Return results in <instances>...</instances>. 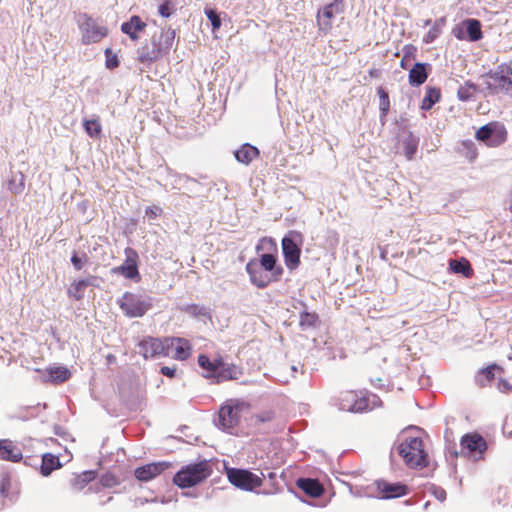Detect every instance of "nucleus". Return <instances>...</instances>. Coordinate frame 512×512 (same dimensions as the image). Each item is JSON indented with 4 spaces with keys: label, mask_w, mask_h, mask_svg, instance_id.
<instances>
[{
    "label": "nucleus",
    "mask_w": 512,
    "mask_h": 512,
    "mask_svg": "<svg viewBox=\"0 0 512 512\" xmlns=\"http://www.w3.org/2000/svg\"><path fill=\"white\" fill-rule=\"evenodd\" d=\"M264 247L272 252L261 254L259 259H250L245 266L250 282L259 289H264L273 282L281 280L284 269L278 263L277 244L273 238L263 237L256 246L259 252Z\"/></svg>",
    "instance_id": "nucleus-1"
},
{
    "label": "nucleus",
    "mask_w": 512,
    "mask_h": 512,
    "mask_svg": "<svg viewBox=\"0 0 512 512\" xmlns=\"http://www.w3.org/2000/svg\"><path fill=\"white\" fill-rule=\"evenodd\" d=\"M175 30L162 29L158 34L150 37L149 42L137 49V61L144 65H151L167 55L175 40Z\"/></svg>",
    "instance_id": "nucleus-2"
},
{
    "label": "nucleus",
    "mask_w": 512,
    "mask_h": 512,
    "mask_svg": "<svg viewBox=\"0 0 512 512\" xmlns=\"http://www.w3.org/2000/svg\"><path fill=\"white\" fill-rule=\"evenodd\" d=\"M251 405L241 399H228L221 406L218 413V425L230 433L235 430L243 417L250 413Z\"/></svg>",
    "instance_id": "nucleus-3"
},
{
    "label": "nucleus",
    "mask_w": 512,
    "mask_h": 512,
    "mask_svg": "<svg viewBox=\"0 0 512 512\" xmlns=\"http://www.w3.org/2000/svg\"><path fill=\"white\" fill-rule=\"evenodd\" d=\"M337 401L340 410L353 413L372 410L381 403L379 397L375 394H364L352 390L341 392Z\"/></svg>",
    "instance_id": "nucleus-4"
},
{
    "label": "nucleus",
    "mask_w": 512,
    "mask_h": 512,
    "mask_svg": "<svg viewBox=\"0 0 512 512\" xmlns=\"http://www.w3.org/2000/svg\"><path fill=\"white\" fill-rule=\"evenodd\" d=\"M213 470L207 460L188 464L173 477V483L179 488H190L206 480Z\"/></svg>",
    "instance_id": "nucleus-5"
},
{
    "label": "nucleus",
    "mask_w": 512,
    "mask_h": 512,
    "mask_svg": "<svg viewBox=\"0 0 512 512\" xmlns=\"http://www.w3.org/2000/svg\"><path fill=\"white\" fill-rule=\"evenodd\" d=\"M399 455L410 468L428 466L424 443L420 437H409L401 442L397 448Z\"/></svg>",
    "instance_id": "nucleus-6"
},
{
    "label": "nucleus",
    "mask_w": 512,
    "mask_h": 512,
    "mask_svg": "<svg viewBox=\"0 0 512 512\" xmlns=\"http://www.w3.org/2000/svg\"><path fill=\"white\" fill-rule=\"evenodd\" d=\"M304 238L302 233L292 230L282 238L281 247L284 262L289 271L296 270L301 264V246Z\"/></svg>",
    "instance_id": "nucleus-7"
},
{
    "label": "nucleus",
    "mask_w": 512,
    "mask_h": 512,
    "mask_svg": "<svg viewBox=\"0 0 512 512\" xmlns=\"http://www.w3.org/2000/svg\"><path fill=\"white\" fill-rule=\"evenodd\" d=\"M486 88L491 94L505 93L512 96V68L507 64H502L495 71H490L485 75Z\"/></svg>",
    "instance_id": "nucleus-8"
},
{
    "label": "nucleus",
    "mask_w": 512,
    "mask_h": 512,
    "mask_svg": "<svg viewBox=\"0 0 512 512\" xmlns=\"http://www.w3.org/2000/svg\"><path fill=\"white\" fill-rule=\"evenodd\" d=\"M225 473L229 482L238 489L254 491L260 488L264 482V475L255 474L247 469L226 467Z\"/></svg>",
    "instance_id": "nucleus-9"
},
{
    "label": "nucleus",
    "mask_w": 512,
    "mask_h": 512,
    "mask_svg": "<svg viewBox=\"0 0 512 512\" xmlns=\"http://www.w3.org/2000/svg\"><path fill=\"white\" fill-rule=\"evenodd\" d=\"M487 442L477 432L467 433L461 437L459 454L471 461H480L485 458Z\"/></svg>",
    "instance_id": "nucleus-10"
},
{
    "label": "nucleus",
    "mask_w": 512,
    "mask_h": 512,
    "mask_svg": "<svg viewBox=\"0 0 512 512\" xmlns=\"http://www.w3.org/2000/svg\"><path fill=\"white\" fill-rule=\"evenodd\" d=\"M475 138L484 142L488 147H498L506 142L508 131L503 123L492 121L481 126L476 131Z\"/></svg>",
    "instance_id": "nucleus-11"
},
{
    "label": "nucleus",
    "mask_w": 512,
    "mask_h": 512,
    "mask_svg": "<svg viewBox=\"0 0 512 512\" xmlns=\"http://www.w3.org/2000/svg\"><path fill=\"white\" fill-rule=\"evenodd\" d=\"M344 0H333L331 3L324 5L317 11L316 23L319 32L324 35L331 32L333 28V20L337 15L344 12Z\"/></svg>",
    "instance_id": "nucleus-12"
},
{
    "label": "nucleus",
    "mask_w": 512,
    "mask_h": 512,
    "mask_svg": "<svg viewBox=\"0 0 512 512\" xmlns=\"http://www.w3.org/2000/svg\"><path fill=\"white\" fill-rule=\"evenodd\" d=\"M83 21L79 24L81 31V40L85 45L99 43L108 35V28L106 26L99 25L91 16L88 14L82 15Z\"/></svg>",
    "instance_id": "nucleus-13"
},
{
    "label": "nucleus",
    "mask_w": 512,
    "mask_h": 512,
    "mask_svg": "<svg viewBox=\"0 0 512 512\" xmlns=\"http://www.w3.org/2000/svg\"><path fill=\"white\" fill-rule=\"evenodd\" d=\"M451 33L459 41L477 42L483 38L481 22L474 18L459 22L452 28Z\"/></svg>",
    "instance_id": "nucleus-14"
},
{
    "label": "nucleus",
    "mask_w": 512,
    "mask_h": 512,
    "mask_svg": "<svg viewBox=\"0 0 512 512\" xmlns=\"http://www.w3.org/2000/svg\"><path fill=\"white\" fill-rule=\"evenodd\" d=\"M138 353L144 357V359L156 358V357H167L170 355L168 352V346L166 338H156L147 336L142 339L138 345Z\"/></svg>",
    "instance_id": "nucleus-15"
},
{
    "label": "nucleus",
    "mask_w": 512,
    "mask_h": 512,
    "mask_svg": "<svg viewBox=\"0 0 512 512\" xmlns=\"http://www.w3.org/2000/svg\"><path fill=\"white\" fill-rule=\"evenodd\" d=\"M126 259L124 263L120 266L114 267L112 272L115 274H120L126 279H140L139 271H138V254L135 250L131 248H127L125 250Z\"/></svg>",
    "instance_id": "nucleus-16"
},
{
    "label": "nucleus",
    "mask_w": 512,
    "mask_h": 512,
    "mask_svg": "<svg viewBox=\"0 0 512 512\" xmlns=\"http://www.w3.org/2000/svg\"><path fill=\"white\" fill-rule=\"evenodd\" d=\"M172 467V463L168 461H159L148 463L146 465L140 466L135 469L134 475L137 480L142 482H148L160 474H162L165 470Z\"/></svg>",
    "instance_id": "nucleus-17"
},
{
    "label": "nucleus",
    "mask_w": 512,
    "mask_h": 512,
    "mask_svg": "<svg viewBox=\"0 0 512 512\" xmlns=\"http://www.w3.org/2000/svg\"><path fill=\"white\" fill-rule=\"evenodd\" d=\"M376 491L382 499H393L408 494V487L405 484L388 482L386 480L375 481Z\"/></svg>",
    "instance_id": "nucleus-18"
},
{
    "label": "nucleus",
    "mask_w": 512,
    "mask_h": 512,
    "mask_svg": "<svg viewBox=\"0 0 512 512\" xmlns=\"http://www.w3.org/2000/svg\"><path fill=\"white\" fill-rule=\"evenodd\" d=\"M168 352L176 360H186L191 356L192 346L190 342L181 337H166Z\"/></svg>",
    "instance_id": "nucleus-19"
},
{
    "label": "nucleus",
    "mask_w": 512,
    "mask_h": 512,
    "mask_svg": "<svg viewBox=\"0 0 512 512\" xmlns=\"http://www.w3.org/2000/svg\"><path fill=\"white\" fill-rule=\"evenodd\" d=\"M120 308L129 317H141L146 313L148 306L134 294L126 293L120 301Z\"/></svg>",
    "instance_id": "nucleus-20"
},
{
    "label": "nucleus",
    "mask_w": 512,
    "mask_h": 512,
    "mask_svg": "<svg viewBox=\"0 0 512 512\" xmlns=\"http://www.w3.org/2000/svg\"><path fill=\"white\" fill-rule=\"evenodd\" d=\"M146 27V22H144L140 16L132 15L128 21L121 24V31L126 34L131 41L137 42Z\"/></svg>",
    "instance_id": "nucleus-21"
},
{
    "label": "nucleus",
    "mask_w": 512,
    "mask_h": 512,
    "mask_svg": "<svg viewBox=\"0 0 512 512\" xmlns=\"http://www.w3.org/2000/svg\"><path fill=\"white\" fill-rule=\"evenodd\" d=\"M23 458L21 449H19L12 440L0 439V460L19 462Z\"/></svg>",
    "instance_id": "nucleus-22"
},
{
    "label": "nucleus",
    "mask_w": 512,
    "mask_h": 512,
    "mask_svg": "<svg viewBox=\"0 0 512 512\" xmlns=\"http://www.w3.org/2000/svg\"><path fill=\"white\" fill-rule=\"evenodd\" d=\"M96 280V276H90L86 279L74 280L71 282L67 289V295L74 301H80L83 299L85 290L88 286L93 285V281Z\"/></svg>",
    "instance_id": "nucleus-23"
},
{
    "label": "nucleus",
    "mask_w": 512,
    "mask_h": 512,
    "mask_svg": "<svg viewBox=\"0 0 512 512\" xmlns=\"http://www.w3.org/2000/svg\"><path fill=\"white\" fill-rule=\"evenodd\" d=\"M502 371L503 368L495 363L488 365L477 372L475 382L481 388L486 387L495 379L496 372L501 373Z\"/></svg>",
    "instance_id": "nucleus-24"
},
{
    "label": "nucleus",
    "mask_w": 512,
    "mask_h": 512,
    "mask_svg": "<svg viewBox=\"0 0 512 512\" xmlns=\"http://www.w3.org/2000/svg\"><path fill=\"white\" fill-rule=\"evenodd\" d=\"M242 375L241 369L235 364H225L222 361V366L215 374L217 383L228 380H237Z\"/></svg>",
    "instance_id": "nucleus-25"
},
{
    "label": "nucleus",
    "mask_w": 512,
    "mask_h": 512,
    "mask_svg": "<svg viewBox=\"0 0 512 512\" xmlns=\"http://www.w3.org/2000/svg\"><path fill=\"white\" fill-rule=\"evenodd\" d=\"M297 486L311 497H319L323 494V486L316 479L300 478L297 480Z\"/></svg>",
    "instance_id": "nucleus-26"
},
{
    "label": "nucleus",
    "mask_w": 512,
    "mask_h": 512,
    "mask_svg": "<svg viewBox=\"0 0 512 512\" xmlns=\"http://www.w3.org/2000/svg\"><path fill=\"white\" fill-rule=\"evenodd\" d=\"M427 64L416 63L409 71L408 79L412 86L422 85L428 78Z\"/></svg>",
    "instance_id": "nucleus-27"
},
{
    "label": "nucleus",
    "mask_w": 512,
    "mask_h": 512,
    "mask_svg": "<svg viewBox=\"0 0 512 512\" xmlns=\"http://www.w3.org/2000/svg\"><path fill=\"white\" fill-rule=\"evenodd\" d=\"M259 156V150L251 144H243L236 152L235 158L238 162L248 165Z\"/></svg>",
    "instance_id": "nucleus-28"
},
{
    "label": "nucleus",
    "mask_w": 512,
    "mask_h": 512,
    "mask_svg": "<svg viewBox=\"0 0 512 512\" xmlns=\"http://www.w3.org/2000/svg\"><path fill=\"white\" fill-rule=\"evenodd\" d=\"M97 477V473L93 470H86L80 474H76L70 480V486L75 491H81L84 489L90 482L95 480Z\"/></svg>",
    "instance_id": "nucleus-29"
},
{
    "label": "nucleus",
    "mask_w": 512,
    "mask_h": 512,
    "mask_svg": "<svg viewBox=\"0 0 512 512\" xmlns=\"http://www.w3.org/2000/svg\"><path fill=\"white\" fill-rule=\"evenodd\" d=\"M62 464L59 460V457L51 454L45 453L42 456V463L40 467V472L43 476H49L54 470L61 468Z\"/></svg>",
    "instance_id": "nucleus-30"
},
{
    "label": "nucleus",
    "mask_w": 512,
    "mask_h": 512,
    "mask_svg": "<svg viewBox=\"0 0 512 512\" xmlns=\"http://www.w3.org/2000/svg\"><path fill=\"white\" fill-rule=\"evenodd\" d=\"M46 372L49 376L48 381L52 383H63L71 376L70 371L64 366L50 367L46 369Z\"/></svg>",
    "instance_id": "nucleus-31"
},
{
    "label": "nucleus",
    "mask_w": 512,
    "mask_h": 512,
    "mask_svg": "<svg viewBox=\"0 0 512 512\" xmlns=\"http://www.w3.org/2000/svg\"><path fill=\"white\" fill-rule=\"evenodd\" d=\"M449 267L454 273H460L465 277H471L473 275V269L470 262L462 258L460 260H451Z\"/></svg>",
    "instance_id": "nucleus-32"
},
{
    "label": "nucleus",
    "mask_w": 512,
    "mask_h": 512,
    "mask_svg": "<svg viewBox=\"0 0 512 512\" xmlns=\"http://www.w3.org/2000/svg\"><path fill=\"white\" fill-rule=\"evenodd\" d=\"M199 366L206 370L209 374H216L218 369L222 366V359H215L211 361L208 356L201 354L198 357Z\"/></svg>",
    "instance_id": "nucleus-33"
},
{
    "label": "nucleus",
    "mask_w": 512,
    "mask_h": 512,
    "mask_svg": "<svg viewBox=\"0 0 512 512\" xmlns=\"http://www.w3.org/2000/svg\"><path fill=\"white\" fill-rule=\"evenodd\" d=\"M380 120L383 122L390 110V99L388 93L382 87H378Z\"/></svg>",
    "instance_id": "nucleus-34"
},
{
    "label": "nucleus",
    "mask_w": 512,
    "mask_h": 512,
    "mask_svg": "<svg viewBox=\"0 0 512 512\" xmlns=\"http://www.w3.org/2000/svg\"><path fill=\"white\" fill-rule=\"evenodd\" d=\"M441 98L440 90L437 88H429L427 93L422 100L421 108L423 110H429L432 106L437 103Z\"/></svg>",
    "instance_id": "nucleus-35"
},
{
    "label": "nucleus",
    "mask_w": 512,
    "mask_h": 512,
    "mask_svg": "<svg viewBox=\"0 0 512 512\" xmlns=\"http://www.w3.org/2000/svg\"><path fill=\"white\" fill-rule=\"evenodd\" d=\"M319 322V316L315 312L304 311L300 314L299 324L302 329L315 327Z\"/></svg>",
    "instance_id": "nucleus-36"
},
{
    "label": "nucleus",
    "mask_w": 512,
    "mask_h": 512,
    "mask_svg": "<svg viewBox=\"0 0 512 512\" xmlns=\"http://www.w3.org/2000/svg\"><path fill=\"white\" fill-rule=\"evenodd\" d=\"M476 92L477 86L474 83L467 81L459 87L457 96L461 101H468L475 95Z\"/></svg>",
    "instance_id": "nucleus-37"
},
{
    "label": "nucleus",
    "mask_w": 512,
    "mask_h": 512,
    "mask_svg": "<svg viewBox=\"0 0 512 512\" xmlns=\"http://www.w3.org/2000/svg\"><path fill=\"white\" fill-rule=\"evenodd\" d=\"M445 22V18L437 20L432 28L425 34L423 41L428 44L432 43L436 38H438L441 34L442 26L445 25Z\"/></svg>",
    "instance_id": "nucleus-38"
},
{
    "label": "nucleus",
    "mask_w": 512,
    "mask_h": 512,
    "mask_svg": "<svg viewBox=\"0 0 512 512\" xmlns=\"http://www.w3.org/2000/svg\"><path fill=\"white\" fill-rule=\"evenodd\" d=\"M418 148V139L410 134L404 141V154L408 160H411Z\"/></svg>",
    "instance_id": "nucleus-39"
},
{
    "label": "nucleus",
    "mask_w": 512,
    "mask_h": 512,
    "mask_svg": "<svg viewBox=\"0 0 512 512\" xmlns=\"http://www.w3.org/2000/svg\"><path fill=\"white\" fill-rule=\"evenodd\" d=\"M416 53H417V48L414 45H412V44L405 45L403 48V56L400 61L401 68L407 69L408 63L411 60L416 58Z\"/></svg>",
    "instance_id": "nucleus-40"
},
{
    "label": "nucleus",
    "mask_w": 512,
    "mask_h": 512,
    "mask_svg": "<svg viewBox=\"0 0 512 512\" xmlns=\"http://www.w3.org/2000/svg\"><path fill=\"white\" fill-rule=\"evenodd\" d=\"M86 133L90 137H99L102 131L101 124L98 119L85 120L83 123Z\"/></svg>",
    "instance_id": "nucleus-41"
},
{
    "label": "nucleus",
    "mask_w": 512,
    "mask_h": 512,
    "mask_svg": "<svg viewBox=\"0 0 512 512\" xmlns=\"http://www.w3.org/2000/svg\"><path fill=\"white\" fill-rule=\"evenodd\" d=\"M99 482L104 488H113L120 484V479L114 473L108 471L100 477Z\"/></svg>",
    "instance_id": "nucleus-42"
},
{
    "label": "nucleus",
    "mask_w": 512,
    "mask_h": 512,
    "mask_svg": "<svg viewBox=\"0 0 512 512\" xmlns=\"http://www.w3.org/2000/svg\"><path fill=\"white\" fill-rule=\"evenodd\" d=\"M104 54H105V58H106L105 59L106 68L112 70L119 66L120 62H119L118 56L115 53H113L111 48H106Z\"/></svg>",
    "instance_id": "nucleus-43"
},
{
    "label": "nucleus",
    "mask_w": 512,
    "mask_h": 512,
    "mask_svg": "<svg viewBox=\"0 0 512 512\" xmlns=\"http://www.w3.org/2000/svg\"><path fill=\"white\" fill-rule=\"evenodd\" d=\"M175 11L174 5L171 0H164L158 7V13L164 17H170Z\"/></svg>",
    "instance_id": "nucleus-44"
},
{
    "label": "nucleus",
    "mask_w": 512,
    "mask_h": 512,
    "mask_svg": "<svg viewBox=\"0 0 512 512\" xmlns=\"http://www.w3.org/2000/svg\"><path fill=\"white\" fill-rule=\"evenodd\" d=\"M11 488V477L8 474H3L0 480V494L3 498L9 496Z\"/></svg>",
    "instance_id": "nucleus-45"
},
{
    "label": "nucleus",
    "mask_w": 512,
    "mask_h": 512,
    "mask_svg": "<svg viewBox=\"0 0 512 512\" xmlns=\"http://www.w3.org/2000/svg\"><path fill=\"white\" fill-rule=\"evenodd\" d=\"M206 16L211 21L212 30L216 31L221 27V19L220 16L213 9H208L205 11Z\"/></svg>",
    "instance_id": "nucleus-46"
},
{
    "label": "nucleus",
    "mask_w": 512,
    "mask_h": 512,
    "mask_svg": "<svg viewBox=\"0 0 512 512\" xmlns=\"http://www.w3.org/2000/svg\"><path fill=\"white\" fill-rule=\"evenodd\" d=\"M497 388L503 393H512V381L509 379L500 378L498 380Z\"/></svg>",
    "instance_id": "nucleus-47"
},
{
    "label": "nucleus",
    "mask_w": 512,
    "mask_h": 512,
    "mask_svg": "<svg viewBox=\"0 0 512 512\" xmlns=\"http://www.w3.org/2000/svg\"><path fill=\"white\" fill-rule=\"evenodd\" d=\"M145 214L149 219H156L162 214V208L156 205L147 207Z\"/></svg>",
    "instance_id": "nucleus-48"
},
{
    "label": "nucleus",
    "mask_w": 512,
    "mask_h": 512,
    "mask_svg": "<svg viewBox=\"0 0 512 512\" xmlns=\"http://www.w3.org/2000/svg\"><path fill=\"white\" fill-rule=\"evenodd\" d=\"M86 260H87V257H86V256H84V261H83L80 257H78V256H77V254H76V253H74V254L72 255V257H71V263H72L73 267H74L76 270H78V271H79V270H81V269L83 268L84 263H85V261H86Z\"/></svg>",
    "instance_id": "nucleus-49"
},
{
    "label": "nucleus",
    "mask_w": 512,
    "mask_h": 512,
    "mask_svg": "<svg viewBox=\"0 0 512 512\" xmlns=\"http://www.w3.org/2000/svg\"><path fill=\"white\" fill-rule=\"evenodd\" d=\"M432 494L435 496L436 499L443 502L446 499L447 493L446 491L441 487H432L431 489Z\"/></svg>",
    "instance_id": "nucleus-50"
},
{
    "label": "nucleus",
    "mask_w": 512,
    "mask_h": 512,
    "mask_svg": "<svg viewBox=\"0 0 512 512\" xmlns=\"http://www.w3.org/2000/svg\"><path fill=\"white\" fill-rule=\"evenodd\" d=\"M185 311L191 315H203V308L198 306L197 304H191V305H188L186 308H185Z\"/></svg>",
    "instance_id": "nucleus-51"
},
{
    "label": "nucleus",
    "mask_w": 512,
    "mask_h": 512,
    "mask_svg": "<svg viewBox=\"0 0 512 512\" xmlns=\"http://www.w3.org/2000/svg\"><path fill=\"white\" fill-rule=\"evenodd\" d=\"M273 418H274V413L272 411H265L256 416V419L259 422L271 421Z\"/></svg>",
    "instance_id": "nucleus-52"
},
{
    "label": "nucleus",
    "mask_w": 512,
    "mask_h": 512,
    "mask_svg": "<svg viewBox=\"0 0 512 512\" xmlns=\"http://www.w3.org/2000/svg\"><path fill=\"white\" fill-rule=\"evenodd\" d=\"M161 373L169 378H173L175 376V373H176V368L175 367H169V366H163L161 368Z\"/></svg>",
    "instance_id": "nucleus-53"
},
{
    "label": "nucleus",
    "mask_w": 512,
    "mask_h": 512,
    "mask_svg": "<svg viewBox=\"0 0 512 512\" xmlns=\"http://www.w3.org/2000/svg\"><path fill=\"white\" fill-rule=\"evenodd\" d=\"M369 75L371 77L377 78L379 76V70H377V69H370L369 70Z\"/></svg>",
    "instance_id": "nucleus-54"
},
{
    "label": "nucleus",
    "mask_w": 512,
    "mask_h": 512,
    "mask_svg": "<svg viewBox=\"0 0 512 512\" xmlns=\"http://www.w3.org/2000/svg\"><path fill=\"white\" fill-rule=\"evenodd\" d=\"M23 189H24V184H23V182H21L19 187L16 190H14V193H20L23 191Z\"/></svg>",
    "instance_id": "nucleus-55"
},
{
    "label": "nucleus",
    "mask_w": 512,
    "mask_h": 512,
    "mask_svg": "<svg viewBox=\"0 0 512 512\" xmlns=\"http://www.w3.org/2000/svg\"><path fill=\"white\" fill-rule=\"evenodd\" d=\"M113 499V497H108L107 502H110Z\"/></svg>",
    "instance_id": "nucleus-56"
}]
</instances>
